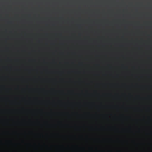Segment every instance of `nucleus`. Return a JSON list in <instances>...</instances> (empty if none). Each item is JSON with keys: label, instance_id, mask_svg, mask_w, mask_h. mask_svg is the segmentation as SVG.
Returning a JSON list of instances; mask_svg holds the SVG:
<instances>
[{"label": "nucleus", "instance_id": "f257e3e1", "mask_svg": "<svg viewBox=\"0 0 152 152\" xmlns=\"http://www.w3.org/2000/svg\"><path fill=\"white\" fill-rule=\"evenodd\" d=\"M24 2V0H14V3L17 5H22Z\"/></svg>", "mask_w": 152, "mask_h": 152}]
</instances>
